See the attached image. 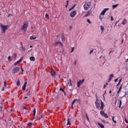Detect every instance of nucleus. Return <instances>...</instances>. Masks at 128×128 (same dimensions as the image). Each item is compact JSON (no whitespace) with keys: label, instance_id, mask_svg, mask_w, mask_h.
Wrapping results in <instances>:
<instances>
[{"label":"nucleus","instance_id":"1","mask_svg":"<svg viewBox=\"0 0 128 128\" xmlns=\"http://www.w3.org/2000/svg\"><path fill=\"white\" fill-rule=\"evenodd\" d=\"M96 102L95 104L96 106V108H98L99 110H104V102L102 100H98V94H96Z\"/></svg>","mask_w":128,"mask_h":128},{"label":"nucleus","instance_id":"2","mask_svg":"<svg viewBox=\"0 0 128 128\" xmlns=\"http://www.w3.org/2000/svg\"><path fill=\"white\" fill-rule=\"evenodd\" d=\"M28 22L25 21L24 22V24L22 26L21 30L24 32H26L28 30Z\"/></svg>","mask_w":128,"mask_h":128},{"label":"nucleus","instance_id":"3","mask_svg":"<svg viewBox=\"0 0 128 128\" xmlns=\"http://www.w3.org/2000/svg\"><path fill=\"white\" fill-rule=\"evenodd\" d=\"M0 26L2 28V34H5L6 33V30H8V26H4L2 24H0Z\"/></svg>","mask_w":128,"mask_h":128},{"label":"nucleus","instance_id":"4","mask_svg":"<svg viewBox=\"0 0 128 128\" xmlns=\"http://www.w3.org/2000/svg\"><path fill=\"white\" fill-rule=\"evenodd\" d=\"M91 6L92 3L90 2H86L84 6V10H88L90 8Z\"/></svg>","mask_w":128,"mask_h":128},{"label":"nucleus","instance_id":"5","mask_svg":"<svg viewBox=\"0 0 128 128\" xmlns=\"http://www.w3.org/2000/svg\"><path fill=\"white\" fill-rule=\"evenodd\" d=\"M20 72V67H16L15 68L12 69V74H16V72Z\"/></svg>","mask_w":128,"mask_h":128},{"label":"nucleus","instance_id":"6","mask_svg":"<svg viewBox=\"0 0 128 128\" xmlns=\"http://www.w3.org/2000/svg\"><path fill=\"white\" fill-rule=\"evenodd\" d=\"M84 79L78 81L77 82V88H80L84 84Z\"/></svg>","mask_w":128,"mask_h":128},{"label":"nucleus","instance_id":"7","mask_svg":"<svg viewBox=\"0 0 128 128\" xmlns=\"http://www.w3.org/2000/svg\"><path fill=\"white\" fill-rule=\"evenodd\" d=\"M58 44H60V46H64V44H62V42L60 41L55 42V44H54L55 46H58Z\"/></svg>","mask_w":128,"mask_h":128},{"label":"nucleus","instance_id":"8","mask_svg":"<svg viewBox=\"0 0 128 128\" xmlns=\"http://www.w3.org/2000/svg\"><path fill=\"white\" fill-rule=\"evenodd\" d=\"M51 74L53 78H54L56 76V72L54 69L51 70Z\"/></svg>","mask_w":128,"mask_h":128},{"label":"nucleus","instance_id":"9","mask_svg":"<svg viewBox=\"0 0 128 128\" xmlns=\"http://www.w3.org/2000/svg\"><path fill=\"white\" fill-rule=\"evenodd\" d=\"M110 10L108 8H104L100 13L101 16H104V14H106V12H107V10Z\"/></svg>","mask_w":128,"mask_h":128},{"label":"nucleus","instance_id":"10","mask_svg":"<svg viewBox=\"0 0 128 128\" xmlns=\"http://www.w3.org/2000/svg\"><path fill=\"white\" fill-rule=\"evenodd\" d=\"M22 57H21L20 58L17 62H16L14 64V66H18V64H20V62H22Z\"/></svg>","mask_w":128,"mask_h":128},{"label":"nucleus","instance_id":"11","mask_svg":"<svg viewBox=\"0 0 128 128\" xmlns=\"http://www.w3.org/2000/svg\"><path fill=\"white\" fill-rule=\"evenodd\" d=\"M76 12L73 11L70 13V16L71 18H74V16H76Z\"/></svg>","mask_w":128,"mask_h":128},{"label":"nucleus","instance_id":"12","mask_svg":"<svg viewBox=\"0 0 128 128\" xmlns=\"http://www.w3.org/2000/svg\"><path fill=\"white\" fill-rule=\"evenodd\" d=\"M61 38H62V42H65L66 41V37L64 36V34H62L61 35Z\"/></svg>","mask_w":128,"mask_h":128},{"label":"nucleus","instance_id":"13","mask_svg":"<svg viewBox=\"0 0 128 128\" xmlns=\"http://www.w3.org/2000/svg\"><path fill=\"white\" fill-rule=\"evenodd\" d=\"M100 114L101 116H104V118H108V116L104 112H100Z\"/></svg>","mask_w":128,"mask_h":128},{"label":"nucleus","instance_id":"14","mask_svg":"<svg viewBox=\"0 0 128 128\" xmlns=\"http://www.w3.org/2000/svg\"><path fill=\"white\" fill-rule=\"evenodd\" d=\"M92 12H90V11H88L86 14L84 15V18H86V16H88Z\"/></svg>","mask_w":128,"mask_h":128},{"label":"nucleus","instance_id":"15","mask_svg":"<svg viewBox=\"0 0 128 128\" xmlns=\"http://www.w3.org/2000/svg\"><path fill=\"white\" fill-rule=\"evenodd\" d=\"M4 101H2L0 102V104H1V106H0V112H2V104H4Z\"/></svg>","mask_w":128,"mask_h":128},{"label":"nucleus","instance_id":"16","mask_svg":"<svg viewBox=\"0 0 128 128\" xmlns=\"http://www.w3.org/2000/svg\"><path fill=\"white\" fill-rule=\"evenodd\" d=\"M122 84L120 87L119 88V90L117 92V94H120V91L122 90Z\"/></svg>","mask_w":128,"mask_h":128},{"label":"nucleus","instance_id":"17","mask_svg":"<svg viewBox=\"0 0 128 128\" xmlns=\"http://www.w3.org/2000/svg\"><path fill=\"white\" fill-rule=\"evenodd\" d=\"M67 126H70V120L69 118L67 119Z\"/></svg>","mask_w":128,"mask_h":128},{"label":"nucleus","instance_id":"18","mask_svg":"<svg viewBox=\"0 0 128 128\" xmlns=\"http://www.w3.org/2000/svg\"><path fill=\"white\" fill-rule=\"evenodd\" d=\"M98 126H99L100 128H104V124H100V123H98Z\"/></svg>","mask_w":128,"mask_h":128},{"label":"nucleus","instance_id":"19","mask_svg":"<svg viewBox=\"0 0 128 128\" xmlns=\"http://www.w3.org/2000/svg\"><path fill=\"white\" fill-rule=\"evenodd\" d=\"M26 48L24 47V46L22 45L21 46V50H22V52H24L26 50Z\"/></svg>","mask_w":128,"mask_h":128},{"label":"nucleus","instance_id":"20","mask_svg":"<svg viewBox=\"0 0 128 128\" xmlns=\"http://www.w3.org/2000/svg\"><path fill=\"white\" fill-rule=\"evenodd\" d=\"M30 60L32 62H34V60H36V59L34 58V56L30 57Z\"/></svg>","mask_w":128,"mask_h":128},{"label":"nucleus","instance_id":"21","mask_svg":"<svg viewBox=\"0 0 128 128\" xmlns=\"http://www.w3.org/2000/svg\"><path fill=\"white\" fill-rule=\"evenodd\" d=\"M16 86H20V80H17Z\"/></svg>","mask_w":128,"mask_h":128},{"label":"nucleus","instance_id":"22","mask_svg":"<svg viewBox=\"0 0 128 128\" xmlns=\"http://www.w3.org/2000/svg\"><path fill=\"white\" fill-rule=\"evenodd\" d=\"M126 22H127L126 20V19H124V21L122 22V24L124 25L126 24Z\"/></svg>","mask_w":128,"mask_h":128},{"label":"nucleus","instance_id":"23","mask_svg":"<svg viewBox=\"0 0 128 128\" xmlns=\"http://www.w3.org/2000/svg\"><path fill=\"white\" fill-rule=\"evenodd\" d=\"M69 86H72V80L70 79L69 80Z\"/></svg>","mask_w":128,"mask_h":128},{"label":"nucleus","instance_id":"24","mask_svg":"<svg viewBox=\"0 0 128 128\" xmlns=\"http://www.w3.org/2000/svg\"><path fill=\"white\" fill-rule=\"evenodd\" d=\"M100 30H102V32H104V26H100Z\"/></svg>","mask_w":128,"mask_h":128},{"label":"nucleus","instance_id":"25","mask_svg":"<svg viewBox=\"0 0 128 128\" xmlns=\"http://www.w3.org/2000/svg\"><path fill=\"white\" fill-rule=\"evenodd\" d=\"M30 40H36V37H34V36H31L30 38Z\"/></svg>","mask_w":128,"mask_h":128},{"label":"nucleus","instance_id":"26","mask_svg":"<svg viewBox=\"0 0 128 128\" xmlns=\"http://www.w3.org/2000/svg\"><path fill=\"white\" fill-rule=\"evenodd\" d=\"M76 101L78 102V100L75 99L73 100V102H72V106H74V102H76Z\"/></svg>","mask_w":128,"mask_h":128},{"label":"nucleus","instance_id":"27","mask_svg":"<svg viewBox=\"0 0 128 128\" xmlns=\"http://www.w3.org/2000/svg\"><path fill=\"white\" fill-rule=\"evenodd\" d=\"M45 16H46V18H48V20H49L50 16H48V14H46V15H45Z\"/></svg>","mask_w":128,"mask_h":128},{"label":"nucleus","instance_id":"28","mask_svg":"<svg viewBox=\"0 0 128 128\" xmlns=\"http://www.w3.org/2000/svg\"><path fill=\"white\" fill-rule=\"evenodd\" d=\"M26 86L23 85L22 89V90H24V92L26 90Z\"/></svg>","mask_w":128,"mask_h":128},{"label":"nucleus","instance_id":"29","mask_svg":"<svg viewBox=\"0 0 128 128\" xmlns=\"http://www.w3.org/2000/svg\"><path fill=\"white\" fill-rule=\"evenodd\" d=\"M16 56H18V55H17V54L16 53H14L13 54V56H14V60H16Z\"/></svg>","mask_w":128,"mask_h":128},{"label":"nucleus","instance_id":"30","mask_svg":"<svg viewBox=\"0 0 128 128\" xmlns=\"http://www.w3.org/2000/svg\"><path fill=\"white\" fill-rule=\"evenodd\" d=\"M118 6V4L113 5V6H112V8H113V9L116 8V6Z\"/></svg>","mask_w":128,"mask_h":128},{"label":"nucleus","instance_id":"31","mask_svg":"<svg viewBox=\"0 0 128 128\" xmlns=\"http://www.w3.org/2000/svg\"><path fill=\"white\" fill-rule=\"evenodd\" d=\"M86 118L87 119L88 122H90V118H88V114H86Z\"/></svg>","mask_w":128,"mask_h":128},{"label":"nucleus","instance_id":"32","mask_svg":"<svg viewBox=\"0 0 128 128\" xmlns=\"http://www.w3.org/2000/svg\"><path fill=\"white\" fill-rule=\"evenodd\" d=\"M11 57L10 56H8V60H9V62H12V59H10Z\"/></svg>","mask_w":128,"mask_h":128},{"label":"nucleus","instance_id":"33","mask_svg":"<svg viewBox=\"0 0 128 128\" xmlns=\"http://www.w3.org/2000/svg\"><path fill=\"white\" fill-rule=\"evenodd\" d=\"M112 120L114 122L115 124H116V120H114V117H112Z\"/></svg>","mask_w":128,"mask_h":128},{"label":"nucleus","instance_id":"34","mask_svg":"<svg viewBox=\"0 0 128 128\" xmlns=\"http://www.w3.org/2000/svg\"><path fill=\"white\" fill-rule=\"evenodd\" d=\"M28 126H32V122H29V123L28 124Z\"/></svg>","mask_w":128,"mask_h":128},{"label":"nucleus","instance_id":"35","mask_svg":"<svg viewBox=\"0 0 128 128\" xmlns=\"http://www.w3.org/2000/svg\"><path fill=\"white\" fill-rule=\"evenodd\" d=\"M74 6H72L68 10L69 12H70L72 10H74Z\"/></svg>","mask_w":128,"mask_h":128},{"label":"nucleus","instance_id":"36","mask_svg":"<svg viewBox=\"0 0 128 128\" xmlns=\"http://www.w3.org/2000/svg\"><path fill=\"white\" fill-rule=\"evenodd\" d=\"M60 90L62 92H64V90L62 88H60Z\"/></svg>","mask_w":128,"mask_h":128},{"label":"nucleus","instance_id":"37","mask_svg":"<svg viewBox=\"0 0 128 128\" xmlns=\"http://www.w3.org/2000/svg\"><path fill=\"white\" fill-rule=\"evenodd\" d=\"M4 86H6V80L4 81Z\"/></svg>","mask_w":128,"mask_h":128},{"label":"nucleus","instance_id":"38","mask_svg":"<svg viewBox=\"0 0 128 128\" xmlns=\"http://www.w3.org/2000/svg\"><path fill=\"white\" fill-rule=\"evenodd\" d=\"M120 106H122V100H120L119 108H120Z\"/></svg>","mask_w":128,"mask_h":128},{"label":"nucleus","instance_id":"39","mask_svg":"<svg viewBox=\"0 0 128 128\" xmlns=\"http://www.w3.org/2000/svg\"><path fill=\"white\" fill-rule=\"evenodd\" d=\"M87 22H88V24H92V22H90V19H88Z\"/></svg>","mask_w":128,"mask_h":128},{"label":"nucleus","instance_id":"40","mask_svg":"<svg viewBox=\"0 0 128 128\" xmlns=\"http://www.w3.org/2000/svg\"><path fill=\"white\" fill-rule=\"evenodd\" d=\"M69 28H70V30H72V26H70Z\"/></svg>","mask_w":128,"mask_h":128},{"label":"nucleus","instance_id":"41","mask_svg":"<svg viewBox=\"0 0 128 128\" xmlns=\"http://www.w3.org/2000/svg\"><path fill=\"white\" fill-rule=\"evenodd\" d=\"M22 110H26V106H23L22 107Z\"/></svg>","mask_w":128,"mask_h":128},{"label":"nucleus","instance_id":"42","mask_svg":"<svg viewBox=\"0 0 128 128\" xmlns=\"http://www.w3.org/2000/svg\"><path fill=\"white\" fill-rule=\"evenodd\" d=\"M74 47H72V50H71V51H70V52H74Z\"/></svg>","mask_w":128,"mask_h":128},{"label":"nucleus","instance_id":"43","mask_svg":"<svg viewBox=\"0 0 128 128\" xmlns=\"http://www.w3.org/2000/svg\"><path fill=\"white\" fill-rule=\"evenodd\" d=\"M120 82H122V79H120V80H119V82H118V85H117V86H118V85L120 84Z\"/></svg>","mask_w":128,"mask_h":128},{"label":"nucleus","instance_id":"44","mask_svg":"<svg viewBox=\"0 0 128 128\" xmlns=\"http://www.w3.org/2000/svg\"><path fill=\"white\" fill-rule=\"evenodd\" d=\"M125 122H126V124H128V120H126V118H125Z\"/></svg>","mask_w":128,"mask_h":128},{"label":"nucleus","instance_id":"45","mask_svg":"<svg viewBox=\"0 0 128 128\" xmlns=\"http://www.w3.org/2000/svg\"><path fill=\"white\" fill-rule=\"evenodd\" d=\"M27 82H24V84L23 85V86H26V84H27Z\"/></svg>","mask_w":128,"mask_h":128},{"label":"nucleus","instance_id":"46","mask_svg":"<svg viewBox=\"0 0 128 128\" xmlns=\"http://www.w3.org/2000/svg\"><path fill=\"white\" fill-rule=\"evenodd\" d=\"M12 16V14H9L8 15V18H10V16Z\"/></svg>","mask_w":128,"mask_h":128},{"label":"nucleus","instance_id":"47","mask_svg":"<svg viewBox=\"0 0 128 128\" xmlns=\"http://www.w3.org/2000/svg\"><path fill=\"white\" fill-rule=\"evenodd\" d=\"M110 76L111 78H114V74H110Z\"/></svg>","mask_w":128,"mask_h":128},{"label":"nucleus","instance_id":"48","mask_svg":"<svg viewBox=\"0 0 128 128\" xmlns=\"http://www.w3.org/2000/svg\"><path fill=\"white\" fill-rule=\"evenodd\" d=\"M112 20H114V18L112 17V16H111V21L112 22Z\"/></svg>","mask_w":128,"mask_h":128},{"label":"nucleus","instance_id":"49","mask_svg":"<svg viewBox=\"0 0 128 128\" xmlns=\"http://www.w3.org/2000/svg\"><path fill=\"white\" fill-rule=\"evenodd\" d=\"M114 52V50H112L109 52V55L110 56V54H112V52Z\"/></svg>","mask_w":128,"mask_h":128},{"label":"nucleus","instance_id":"50","mask_svg":"<svg viewBox=\"0 0 128 128\" xmlns=\"http://www.w3.org/2000/svg\"><path fill=\"white\" fill-rule=\"evenodd\" d=\"M92 52H94V50H92L90 51V54H92Z\"/></svg>","mask_w":128,"mask_h":128},{"label":"nucleus","instance_id":"51","mask_svg":"<svg viewBox=\"0 0 128 128\" xmlns=\"http://www.w3.org/2000/svg\"><path fill=\"white\" fill-rule=\"evenodd\" d=\"M112 78L110 76V78H109V80H112Z\"/></svg>","mask_w":128,"mask_h":128},{"label":"nucleus","instance_id":"52","mask_svg":"<svg viewBox=\"0 0 128 128\" xmlns=\"http://www.w3.org/2000/svg\"><path fill=\"white\" fill-rule=\"evenodd\" d=\"M33 112H36V108H34L33 110Z\"/></svg>","mask_w":128,"mask_h":128},{"label":"nucleus","instance_id":"53","mask_svg":"<svg viewBox=\"0 0 128 128\" xmlns=\"http://www.w3.org/2000/svg\"><path fill=\"white\" fill-rule=\"evenodd\" d=\"M66 4L67 6H68V0H66Z\"/></svg>","mask_w":128,"mask_h":128},{"label":"nucleus","instance_id":"54","mask_svg":"<svg viewBox=\"0 0 128 128\" xmlns=\"http://www.w3.org/2000/svg\"><path fill=\"white\" fill-rule=\"evenodd\" d=\"M34 118L36 116V112H34V115H33Z\"/></svg>","mask_w":128,"mask_h":128},{"label":"nucleus","instance_id":"55","mask_svg":"<svg viewBox=\"0 0 128 128\" xmlns=\"http://www.w3.org/2000/svg\"><path fill=\"white\" fill-rule=\"evenodd\" d=\"M118 22H117L115 23V26H116V24H118Z\"/></svg>","mask_w":128,"mask_h":128},{"label":"nucleus","instance_id":"56","mask_svg":"<svg viewBox=\"0 0 128 128\" xmlns=\"http://www.w3.org/2000/svg\"><path fill=\"white\" fill-rule=\"evenodd\" d=\"M118 78L116 79V80H114L115 82H118Z\"/></svg>","mask_w":128,"mask_h":128},{"label":"nucleus","instance_id":"57","mask_svg":"<svg viewBox=\"0 0 128 128\" xmlns=\"http://www.w3.org/2000/svg\"><path fill=\"white\" fill-rule=\"evenodd\" d=\"M2 92H4V88H2Z\"/></svg>","mask_w":128,"mask_h":128},{"label":"nucleus","instance_id":"58","mask_svg":"<svg viewBox=\"0 0 128 128\" xmlns=\"http://www.w3.org/2000/svg\"><path fill=\"white\" fill-rule=\"evenodd\" d=\"M74 64L76 66V60H75Z\"/></svg>","mask_w":128,"mask_h":128},{"label":"nucleus","instance_id":"59","mask_svg":"<svg viewBox=\"0 0 128 128\" xmlns=\"http://www.w3.org/2000/svg\"><path fill=\"white\" fill-rule=\"evenodd\" d=\"M64 93V96H66V92L64 91V92H63Z\"/></svg>","mask_w":128,"mask_h":128},{"label":"nucleus","instance_id":"60","mask_svg":"<svg viewBox=\"0 0 128 128\" xmlns=\"http://www.w3.org/2000/svg\"><path fill=\"white\" fill-rule=\"evenodd\" d=\"M109 94H112V90H110Z\"/></svg>","mask_w":128,"mask_h":128},{"label":"nucleus","instance_id":"61","mask_svg":"<svg viewBox=\"0 0 128 128\" xmlns=\"http://www.w3.org/2000/svg\"><path fill=\"white\" fill-rule=\"evenodd\" d=\"M106 84H104V88H106Z\"/></svg>","mask_w":128,"mask_h":128},{"label":"nucleus","instance_id":"62","mask_svg":"<svg viewBox=\"0 0 128 128\" xmlns=\"http://www.w3.org/2000/svg\"><path fill=\"white\" fill-rule=\"evenodd\" d=\"M22 72H24V69L22 68H21Z\"/></svg>","mask_w":128,"mask_h":128},{"label":"nucleus","instance_id":"63","mask_svg":"<svg viewBox=\"0 0 128 128\" xmlns=\"http://www.w3.org/2000/svg\"><path fill=\"white\" fill-rule=\"evenodd\" d=\"M68 5L66 4V5L65 6L66 8H68Z\"/></svg>","mask_w":128,"mask_h":128},{"label":"nucleus","instance_id":"64","mask_svg":"<svg viewBox=\"0 0 128 128\" xmlns=\"http://www.w3.org/2000/svg\"><path fill=\"white\" fill-rule=\"evenodd\" d=\"M100 112H104V111H100Z\"/></svg>","mask_w":128,"mask_h":128}]
</instances>
